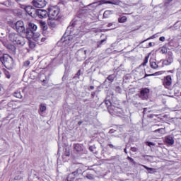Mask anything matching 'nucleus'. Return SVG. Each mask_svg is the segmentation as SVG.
Segmentation results:
<instances>
[{"instance_id": "obj_6", "label": "nucleus", "mask_w": 181, "mask_h": 181, "mask_svg": "<svg viewBox=\"0 0 181 181\" xmlns=\"http://www.w3.org/2000/svg\"><path fill=\"white\" fill-rule=\"evenodd\" d=\"M161 82L165 88H170V86H172V76L168 75L164 76V78L161 80Z\"/></svg>"}, {"instance_id": "obj_5", "label": "nucleus", "mask_w": 181, "mask_h": 181, "mask_svg": "<svg viewBox=\"0 0 181 181\" xmlns=\"http://www.w3.org/2000/svg\"><path fill=\"white\" fill-rule=\"evenodd\" d=\"M8 39L10 42H12L14 45H22L21 35L16 33H11L8 35Z\"/></svg>"}, {"instance_id": "obj_15", "label": "nucleus", "mask_w": 181, "mask_h": 181, "mask_svg": "<svg viewBox=\"0 0 181 181\" xmlns=\"http://www.w3.org/2000/svg\"><path fill=\"white\" fill-rule=\"evenodd\" d=\"M169 57L163 61V64L165 66H170V64H172V62H173V57L172 56V52H169Z\"/></svg>"}, {"instance_id": "obj_27", "label": "nucleus", "mask_w": 181, "mask_h": 181, "mask_svg": "<svg viewBox=\"0 0 181 181\" xmlns=\"http://www.w3.org/2000/svg\"><path fill=\"white\" fill-rule=\"evenodd\" d=\"M3 72L4 73L7 78H11V73H9L8 70H6V69H3Z\"/></svg>"}, {"instance_id": "obj_13", "label": "nucleus", "mask_w": 181, "mask_h": 181, "mask_svg": "<svg viewBox=\"0 0 181 181\" xmlns=\"http://www.w3.org/2000/svg\"><path fill=\"white\" fill-rule=\"evenodd\" d=\"M47 24L49 28H52V29H54V28L57 26V20L56 18H49Z\"/></svg>"}, {"instance_id": "obj_26", "label": "nucleus", "mask_w": 181, "mask_h": 181, "mask_svg": "<svg viewBox=\"0 0 181 181\" xmlns=\"http://www.w3.org/2000/svg\"><path fill=\"white\" fill-rule=\"evenodd\" d=\"M160 53L161 54H166L168 53V47L163 46L160 49Z\"/></svg>"}, {"instance_id": "obj_29", "label": "nucleus", "mask_w": 181, "mask_h": 181, "mask_svg": "<svg viewBox=\"0 0 181 181\" xmlns=\"http://www.w3.org/2000/svg\"><path fill=\"white\" fill-rule=\"evenodd\" d=\"M148 60H149V56L145 57V58L144 59V62L141 64V66H146Z\"/></svg>"}, {"instance_id": "obj_37", "label": "nucleus", "mask_w": 181, "mask_h": 181, "mask_svg": "<svg viewBox=\"0 0 181 181\" xmlns=\"http://www.w3.org/2000/svg\"><path fill=\"white\" fill-rule=\"evenodd\" d=\"M76 77H80L81 76V69H79L76 74Z\"/></svg>"}, {"instance_id": "obj_3", "label": "nucleus", "mask_w": 181, "mask_h": 181, "mask_svg": "<svg viewBox=\"0 0 181 181\" xmlns=\"http://www.w3.org/2000/svg\"><path fill=\"white\" fill-rule=\"evenodd\" d=\"M59 13H60V8L59 6H50L48 8V16L49 19H56L57 16H59Z\"/></svg>"}, {"instance_id": "obj_18", "label": "nucleus", "mask_w": 181, "mask_h": 181, "mask_svg": "<svg viewBox=\"0 0 181 181\" xmlns=\"http://www.w3.org/2000/svg\"><path fill=\"white\" fill-rule=\"evenodd\" d=\"M150 66L151 67V69H153L154 70L159 67L155 59H150Z\"/></svg>"}, {"instance_id": "obj_55", "label": "nucleus", "mask_w": 181, "mask_h": 181, "mask_svg": "<svg viewBox=\"0 0 181 181\" xmlns=\"http://www.w3.org/2000/svg\"><path fill=\"white\" fill-rule=\"evenodd\" d=\"M154 127H159V125H158V124H156V125H154Z\"/></svg>"}, {"instance_id": "obj_34", "label": "nucleus", "mask_w": 181, "mask_h": 181, "mask_svg": "<svg viewBox=\"0 0 181 181\" xmlns=\"http://www.w3.org/2000/svg\"><path fill=\"white\" fill-rule=\"evenodd\" d=\"M30 64V61L27 60L25 62H24L23 63V66L24 67H28V66Z\"/></svg>"}, {"instance_id": "obj_4", "label": "nucleus", "mask_w": 181, "mask_h": 181, "mask_svg": "<svg viewBox=\"0 0 181 181\" xmlns=\"http://www.w3.org/2000/svg\"><path fill=\"white\" fill-rule=\"evenodd\" d=\"M11 28L16 30L18 33H25V32H26V30L25 29V24L22 21H18L16 23H12Z\"/></svg>"}, {"instance_id": "obj_46", "label": "nucleus", "mask_w": 181, "mask_h": 181, "mask_svg": "<svg viewBox=\"0 0 181 181\" xmlns=\"http://www.w3.org/2000/svg\"><path fill=\"white\" fill-rule=\"evenodd\" d=\"M65 156H70V152H66L64 153Z\"/></svg>"}, {"instance_id": "obj_54", "label": "nucleus", "mask_w": 181, "mask_h": 181, "mask_svg": "<svg viewBox=\"0 0 181 181\" xmlns=\"http://www.w3.org/2000/svg\"><path fill=\"white\" fill-rule=\"evenodd\" d=\"M42 82V83H46V80L44 79Z\"/></svg>"}, {"instance_id": "obj_43", "label": "nucleus", "mask_w": 181, "mask_h": 181, "mask_svg": "<svg viewBox=\"0 0 181 181\" xmlns=\"http://www.w3.org/2000/svg\"><path fill=\"white\" fill-rule=\"evenodd\" d=\"M159 40L160 42H165V37L164 36L160 37Z\"/></svg>"}, {"instance_id": "obj_52", "label": "nucleus", "mask_w": 181, "mask_h": 181, "mask_svg": "<svg viewBox=\"0 0 181 181\" xmlns=\"http://www.w3.org/2000/svg\"><path fill=\"white\" fill-rule=\"evenodd\" d=\"M81 124H83V122H78V124H79V125H81Z\"/></svg>"}, {"instance_id": "obj_16", "label": "nucleus", "mask_w": 181, "mask_h": 181, "mask_svg": "<svg viewBox=\"0 0 181 181\" xmlns=\"http://www.w3.org/2000/svg\"><path fill=\"white\" fill-rule=\"evenodd\" d=\"M107 110L110 115H114V114H117V107L114 105L108 107Z\"/></svg>"}, {"instance_id": "obj_36", "label": "nucleus", "mask_w": 181, "mask_h": 181, "mask_svg": "<svg viewBox=\"0 0 181 181\" xmlns=\"http://www.w3.org/2000/svg\"><path fill=\"white\" fill-rule=\"evenodd\" d=\"M146 145L148 146H155V143H153V142H151V141H147L146 143Z\"/></svg>"}, {"instance_id": "obj_53", "label": "nucleus", "mask_w": 181, "mask_h": 181, "mask_svg": "<svg viewBox=\"0 0 181 181\" xmlns=\"http://www.w3.org/2000/svg\"><path fill=\"white\" fill-rule=\"evenodd\" d=\"M167 1L169 2H172V0H167Z\"/></svg>"}, {"instance_id": "obj_44", "label": "nucleus", "mask_w": 181, "mask_h": 181, "mask_svg": "<svg viewBox=\"0 0 181 181\" xmlns=\"http://www.w3.org/2000/svg\"><path fill=\"white\" fill-rule=\"evenodd\" d=\"M153 76L152 74H146L145 76H144V78H145L146 77H151V76Z\"/></svg>"}, {"instance_id": "obj_35", "label": "nucleus", "mask_w": 181, "mask_h": 181, "mask_svg": "<svg viewBox=\"0 0 181 181\" xmlns=\"http://www.w3.org/2000/svg\"><path fill=\"white\" fill-rule=\"evenodd\" d=\"M106 40H107L106 39L101 40L99 42H98L97 47L98 48L100 47L103 45V42H105Z\"/></svg>"}, {"instance_id": "obj_11", "label": "nucleus", "mask_w": 181, "mask_h": 181, "mask_svg": "<svg viewBox=\"0 0 181 181\" xmlns=\"http://www.w3.org/2000/svg\"><path fill=\"white\" fill-rule=\"evenodd\" d=\"M25 12L31 18H36V10L32 6H27L25 8Z\"/></svg>"}, {"instance_id": "obj_50", "label": "nucleus", "mask_w": 181, "mask_h": 181, "mask_svg": "<svg viewBox=\"0 0 181 181\" xmlns=\"http://www.w3.org/2000/svg\"><path fill=\"white\" fill-rule=\"evenodd\" d=\"M90 90H94V86H90Z\"/></svg>"}, {"instance_id": "obj_39", "label": "nucleus", "mask_w": 181, "mask_h": 181, "mask_svg": "<svg viewBox=\"0 0 181 181\" xmlns=\"http://www.w3.org/2000/svg\"><path fill=\"white\" fill-rule=\"evenodd\" d=\"M154 37H155V35H152L150 37H148L146 40H145L144 41H143V42H146L147 40H151V39H154Z\"/></svg>"}, {"instance_id": "obj_21", "label": "nucleus", "mask_w": 181, "mask_h": 181, "mask_svg": "<svg viewBox=\"0 0 181 181\" xmlns=\"http://www.w3.org/2000/svg\"><path fill=\"white\" fill-rule=\"evenodd\" d=\"M40 26L43 31L46 30L48 28L46 21H40Z\"/></svg>"}, {"instance_id": "obj_24", "label": "nucleus", "mask_w": 181, "mask_h": 181, "mask_svg": "<svg viewBox=\"0 0 181 181\" xmlns=\"http://www.w3.org/2000/svg\"><path fill=\"white\" fill-rule=\"evenodd\" d=\"M153 132H154V134H156V132H158V134H160V135H162L165 132V128L157 129L153 131Z\"/></svg>"}, {"instance_id": "obj_17", "label": "nucleus", "mask_w": 181, "mask_h": 181, "mask_svg": "<svg viewBox=\"0 0 181 181\" xmlns=\"http://www.w3.org/2000/svg\"><path fill=\"white\" fill-rule=\"evenodd\" d=\"M112 13H114V11H110V10H106L103 13V18L105 19H107L108 18H110V16H111V15H112Z\"/></svg>"}, {"instance_id": "obj_33", "label": "nucleus", "mask_w": 181, "mask_h": 181, "mask_svg": "<svg viewBox=\"0 0 181 181\" xmlns=\"http://www.w3.org/2000/svg\"><path fill=\"white\" fill-rule=\"evenodd\" d=\"M141 166H142V168H144V169H146V170H151V172L153 171V168H148V166H146L145 165L141 164Z\"/></svg>"}, {"instance_id": "obj_14", "label": "nucleus", "mask_w": 181, "mask_h": 181, "mask_svg": "<svg viewBox=\"0 0 181 181\" xmlns=\"http://www.w3.org/2000/svg\"><path fill=\"white\" fill-rule=\"evenodd\" d=\"M78 176V172L74 171L72 173H70L67 177L66 180L67 181H74V179Z\"/></svg>"}, {"instance_id": "obj_2", "label": "nucleus", "mask_w": 181, "mask_h": 181, "mask_svg": "<svg viewBox=\"0 0 181 181\" xmlns=\"http://www.w3.org/2000/svg\"><path fill=\"white\" fill-rule=\"evenodd\" d=\"M28 37H32L33 40L34 42H36L37 45H43L45 42H46V37H42V35L40 33H33L30 34L29 36H27Z\"/></svg>"}, {"instance_id": "obj_41", "label": "nucleus", "mask_w": 181, "mask_h": 181, "mask_svg": "<svg viewBox=\"0 0 181 181\" xmlns=\"http://www.w3.org/2000/svg\"><path fill=\"white\" fill-rule=\"evenodd\" d=\"M108 146H109L111 149H113V148L116 149V148H115V146H113V145L111 144H108Z\"/></svg>"}, {"instance_id": "obj_49", "label": "nucleus", "mask_w": 181, "mask_h": 181, "mask_svg": "<svg viewBox=\"0 0 181 181\" xmlns=\"http://www.w3.org/2000/svg\"><path fill=\"white\" fill-rule=\"evenodd\" d=\"M16 1V2H23V1H25V0H15Z\"/></svg>"}, {"instance_id": "obj_45", "label": "nucleus", "mask_w": 181, "mask_h": 181, "mask_svg": "<svg viewBox=\"0 0 181 181\" xmlns=\"http://www.w3.org/2000/svg\"><path fill=\"white\" fill-rule=\"evenodd\" d=\"M91 96L93 97V98H94V97L95 96V92H92Z\"/></svg>"}, {"instance_id": "obj_12", "label": "nucleus", "mask_w": 181, "mask_h": 181, "mask_svg": "<svg viewBox=\"0 0 181 181\" xmlns=\"http://www.w3.org/2000/svg\"><path fill=\"white\" fill-rule=\"evenodd\" d=\"M30 179L32 181H37L40 180V177H39V175L36 170H33L31 171V175H30Z\"/></svg>"}, {"instance_id": "obj_42", "label": "nucleus", "mask_w": 181, "mask_h": 181, "mask_svg": "<svg viewBox=\"0 0 181 181\" xmlns=\"http://www.w3.org/2000/svg\"><path fill=\"white\" fill-rule=\"evenodd\" d=\"M159 74H162V73H160V71H158L154 74H152V76H159Z\"/></svg>"}, {"instance_id": "obj_1", "label": "nucleus", "mask_w": 181, "mask_h": 181, "mask_svg": "<svg viewBox=\"0 0 181 181\" xmlns=\"http://www.w3.org/2000/svg\"><path fill=\"white\" fill-rule=\"evenodd\" d=\"M0 62L8 70H11L13 67V58L8 54H2V52H0Z\"/></svg>"}, {"instance_id": "obj_30", "label": "nucleus", "mask_w": 181, "mask_h": 181, "mask_svg": "<svg viewBox=\"0 0 181 181\" xmlns=\"http://www.w3.org/2000/svg\"><path fill=\"white\" fill-rule=\"evenodd\" d=\"M107 78L110 83H112L115 80L114 75H109Z\"/></svg>"}, {"instance_id": "obj_40", "label": "nucleus", "mask_w": 181, "mask_h": 181, "mask_svg": "<svg viewBox=\"0 0 181 181\" xmlns=\"http://www.w3.org/2000/svg\"><path fill=\"white\" fill-rule=\"evenodd\" d=\"M21 9H24V11H26V8H28V6L25 5H21Z\"/></svg>"}, {"instance_id": "obj_47", "label": "nucleus", "mask_w": 181, "mask_h": 181, "mask_svg": "<svg viewBox=\"0 0 181 181\" xmlns=\"http://www.w3.org/2000/svg\"><path fill=\"white\" fill-rule=\"evenodd\" d=\"M113 23H110L108 25H107V27L108 28H111V26H112Z\"/></svg>"}, {"instance_id": "obj_23", "label": "nucleus", "mask_w": 181, "mask_h": 181, "mask_svg": "<svg viewBox=\"0 0 181 181\" xmlns=\"http://www.w3.org/2000/svg\"><path fill=\"white\" fill-rule=\"evenodd\" d=\"M47 110V107H46V105L45 103H42L40 105V112H45Z\"/></svg>"}, {"instance_id": "obj_51", "label": "nucleus", "mask_w": 181, "mask_h": 181, "mask_svg": "<svg viewBox=\"0 0 181 181\" xmlns=\"http://www.w3.org/2000/svg\"><path fill=\"white\" fill-rule=\"evenodd\" d=\"M148 46H149V47H152V42H149Z\"/></svg>"}, {"instance_id": "obj_31", "label": "nucleus", "mask_w": 181, "mask_h": 181, "mask_svg": "<svg viewBox=\"0 0 181 181\" xmlns=\"http://www.w3.org/2000/svg\"><path fill=\"white\" fill-rule=\"evenodd\" d=\"M105 104L107 109H108V107H111L112 105L111 103V101L108 100L105 101Z\"/></svg>"}, {"instance_id": "obj_56", "label": "nucleus", "mask_w": 181, "mask_h": 181, "mask_svg": "<svg viewBox=\"0 0 181 181\" xmlns=\"http://www.w3.org/2000/svg\"><path fill=\"white\" fill-rule=\"evenodd\" d=\"M74 1H78V0H74Z\"/></svg>"}, {"instance_id": "obj_25", "label": "nucleus", "mask_w": 181, "mask_h": 181, "mask_svg": "<svg viewBox=\"0 0 181 181\" xmlns=\"http://www.w3.org/2000/svg\"><path fill=\"white\" fill-rule=\"evenodd\" d=\"M13 96L16 97V98H22V93H21V91H16L13 93Z\"/></svg>"}, {"instance_id": "obj_19", "label": "nucleus", "mask_w": 181, "mask_h": 181, "mask_svg": "<svg viewBox=\"0 0 181 181\" xmlns=\"http://www.w3.org/2000/svg\"><path fill=\"white\" fill-rule=\"evenodd\" d=\"M74 148L76 152H83V146L80 144H74Z\"/></svg>"}, {"instance_id": "obj_9", "label": "nucleus", "mask_w": 181, "mask_h": 181, "mask_svg": "<svg viewBox=\"0 0 181 181\" xmlns=\"http://www.w3.org/2000/svg\"><path fill=\"white\" fill-rule=\"evenodd\" d=\"M37 29V25L33 23H28V28L26 29L25 33L26 36H29L32 33H35Z\"/></svg>"}, {"instance_id": "obj_7", "label": "nucleus", "mask_w": 181, "mask_h": 181, "mask_svg": "<svg viewBox=\"0 0 181 181\" xmlns=\"http://www.w3.org/2000/svg\"><path fill=\"white\" fill-rule=\"evenodd\" d=\"M149 93L151 90L148 88H143L140 90V93L139 94V98L141 100H148L149 98Z\"/></svg>"}, {"instance_id": "obj_22", "label": "nucleus", "mask_w": 181, "mask_h": 181, "mask_svg": "<svg viewBox=\"0 0 181 181\" xmlns=\"http://www.w3.org/2000/svg\"><path fill=\"white\" fill-rule=\"evenodd\" d=\"M127 21H128V18H127V16H125L119 17L118 18L119 23H125V22H127Z\"/></svg>"}, {"instance_id": "obj_48", "label": "nucleus", "mask_w": 181, "mask_h": 181, "mask_svg": "<svg viewBox=\"0 0 181 181\" xmlns=\"http://www.w3.org/2000/svg\"><path fill=\"white\" fill-rule=\"evenodd\" d=\"M124 153H126V155H128V151H127V148L124 149Z\"/></svg>"}, {"instance_id": "obj_28", "label": "nucleus", "mask_w": 181, "mask_h": 181, "mask_svg": "<svg viewBox=\"0 0 181 181\" xmlns=\"http://www.w3.org/2000/svg\"><path fill=\"white\" fill-rule=\"evenodd\" d=\"M29 47L30 49H35L36 47V43L33 41H29Z\"/></svg>"}, {"instance_id": "obj_8", "label": "nucleus", "mask_w": 181, "mask_h": 181, "mask_svg": "<svg viewBox=\"0 0 181 181\" xmlns=\"http://www.w3.org/2000/svg\"><path fill=\"white\" fill-rule=\"evenodd\" d=\"M32 4L34 8H38L40 9L45 8L47 5L46 0H33Z\"/></svg>"}, {"instance_id": "obj_10", "label": "nucleus", "mask_w": 181, "mask_h": 181, "mask_svg": "<svg viewBox=\"0 0 181 181\" xmlns=\"http://www.w3.org/2000/svg\"><path fill=\"white\" fill-rule=\"evenodd\" d=\"M39 17L40 19H45V18H47L48 12L46 10L43 9H37L35 10V18Z\"/></svg>"}, {"instance_id": "obj_20", "label": "nucleus", "mask_w": 181, "mask_h": 181, "mask_svg": "<svg viewBox=\"0 0 181 181\" xmlns=\"http://www.w3.org/2000/svg\"><path fill=\"white\" fill-rule=\"evenodd\" d=\"M165 142L168 145H173V144H175V140L172 136H167L165 137Z\"/></svg>"}, {"instance_id": "obj_38", "label": "nucleus", "mask_w": 181, "mask_h": 181, "mask_svg": "<svg viewBox=\"0 0 181 181\" xmlns=\"http://www.w3.org/2000/svg\"><path fill=\"white\" fill-rule=\"evenodd\" d=\"M138 151V148L136 147H132L131 148V151L132 152H136Z\"/></svg>"}, {"instance_id": "obj_32", "label": "nucleus", "mask_w": 181, "mask_h": 181, "mask_svg": "<svg viewBox=\"0 0 181 181\" xmlns=\"http://www.w3.org/2000/svg\"><path fill=\"white\" fill-rule=\"evenodd\" d=\"M127 160H129L130 162V163H134V165H135V163H136L135 162V160H134V158H132L129 156H127Z\"/></svg>"}]
</instances>
